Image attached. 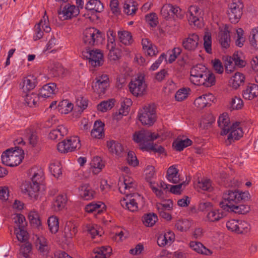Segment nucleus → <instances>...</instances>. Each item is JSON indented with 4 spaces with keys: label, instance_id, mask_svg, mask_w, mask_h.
<instances>
[{
    "label": "nucleus",
    "instance_id": "35",
    "mask_svg": "<svg viewBox=\"0 0 258 258\" xmlns=\"http://www.w3.org/2000/svg\"><path fill=\"white\" fill-rule=\"evenodd\" d=\"M112 249L110 246H101L94 249V258H107L110 255Z\"/></svg>",
    "mask_w": 258,
    "mask_h": 258
},
{
    "label": "nucleus",
    "instance_id": "31",
    "mask_svg": "<svg viewBox=\"0 0 258 258\" xmlns=\"http://www.w3.org/2000/svg\"><path fill=\"white\" fill-rule=\"evenodd\" d=\"M189 246L195 251L199 253L206 255H210L212 253V251L211 250L207 248L202 243L200 242L191 241L189 243Z\"/></svg>",
    "mask_w": 258,
    "mask_h": 258
},
{
    "label": "nucleus",
    "instance_id": "54",
    "mask_svg": "<svg viewBox=\"0 0 258 258\" xmlns=\"http://www.w3.org/2000/svg\"><path fill=\"white\" fill-rule=\"evenodd\" d=\"M26 132L29 144L34 147L37 144L38 140L36 132L30 130H26Z\"/></svg>",
    "mask_w": 258,
    "mask_h": 258
},
{
    "label": "nucleus",
    "instance_id": "40",
    "mask_svg": "<svg viewBox=\"0 0 258 258\" xmlns=\"http://www.w3.org/2000/svg\"><path fill=\"white\" fill-rule=\"evenodd\" d=\"M248 40L250 46L258 50V27L251 29L248 36Z\"/></svg>",
    "mask_w": 258,
    "mask_h": 258
},
{
    "label": "nucleus",
    "instance_id": "44",
    "mask_svg": "<svg viewBox=\"0 0 258 258\" xmlns=\"http://www.w3.org/2000/svg\"><path fill=\"white\" fill-rule=\"evenodd\" d=\"M191 226L190 222L187 219H179L175 224V228L181 232H185Z\"/></svg>",
    "mask_w": 258,
    "mask_h": 258
},
{
    "label": "nucleus",
    "instance_id": "3",
    "mask_svg": "<svg viewBox=\"0 0 258 258\" xmlns=\"http://www.w3.org/2000/svg\"><path fill=\"white\" fill-rule=\"evenodd\" d=\"M15 150L10 148L4 151L2 156V163L8 166L14 167L19 165L22 161L23 157L21 155L22 150L16 147Z\"/></svg>",
    "mask_w": 258,
    "mask_h": 258
},
{
    "label": "nucleus",
    "instance_id": "45",
    "mask_svg": "<svg viewBox=\"0 0 258 258\" xmlns=\"http://www.w3.org/2000/svg\"><path fill=\"white\" fill-rule=\"evenodd\" d=\"M39 98V96L36 93L27 94L26 95L25 101L28 106L33 107L37 105Z\"/></svg>",
    "mask_w": 258,
    "mask_h": 258
},
{
    "label": "nucleus",
    "instance_id": "10",
    "mask_svg": "<svg viewBox=\"0 0 258 258\" xmlns=\"http://www.w3.org/2000/svg\"><path fill=\"white\" fill-rule=\"evenodd\" d=\"M151 132L148 131L141 130L136 132L133 135L134 141L139 144L140 148L143 151H146V147L151 144L149 143Z\"/></svg>",
    "mask_w": 258,
    "mask_h": 258
},
{
    "label": "nucleus",
    "instance_id": "48",
    "mask_svg": "<svg viewBox=\"0 0 258 258\" xmlns=\"http://www.w3.org/2000/svg\"><path fill=\"white\" fill-rule=\"evenodd\" d=\"M48 225L50 231L52 233H56L59 228L58 219L56 217H50L47 220Z\"/></svg>",
    "mask_w": 258,
    "mask_h": 258
},
{
    "label": "nucleus",
    "instance_id": "37",
    "mask_svg": "<svg viewBox=\"0 0 258 258\" xmlns=\"http://www.w3.org/2000/svg\"><path fill=\"white\" fill-rule=\"evenodd\" d=\"M103 126L104 124L101 121H96L91 133V136L94 138H101L103 135Z\"/></svg>",
    "mask_w": 258,
    "mask_h": 258
},
{
    "label": "nucleus",
    "instance_id": "60",
    "mask_svg": "<svg viewBox=\"0 0 258 258\" xmlns=\"http://www.w3.org/2000/svg\"><path fill=\"white\" fill-rule=\"evenodd\" d=\"M57 147L58 151L62 153L72 152L70 143H69L67 140H64L59 143L57 144Z\"/></svg>",
    "mask_w": 258,
    "mask_h": 258
},
{
    "label": "nucleus",
    "instance_id": "11",
    "mask_svg": "<svg viewBox=\"0 0 258 258\" xmlns=\"http://www.w3.org/2000/svg\"><path fill=\"white\" fill-rule=\"evenodd\" d=\"M57 13L60 20H65L77 16L80 11L74 5L67 4L63 8L61 7L57 11Z\"/></svg>",
    "mask_w": 258,
    "mask_h": 258
},
{
    "label": "nucleus",
    "instance_id": "58",
    "mask_svg": "<svg viewBox=\"0 0 258 258\" xmlns=\"http://www.w3.org/2000/svg\"><path fill=\"white\" fill-rule=\"evenodd\" d=\"M14 220L16 224L15 227H17L18 229L25 228L26 223L25 222V218L23 215L20 214H16L14 217Z\"/></svg>",
    "mask_w": 258,
    "mask_h": 258
},
{
    "label": "nucleus",
    "instance_id": "6",
    "mask_svg": "<svg viewBox=\"0 0 258 258\" xmlns=\"http://www.w3.org/2000/svg\"><path fill=\"white\" fill-rule=\"evenodd\" d=\"M241 201H242V192L227 190L224 193L222 200L220 202L219 205L222 209H225L229 205L239 204Z\"/></svg>",
    "mask_w": 258,
    "mask_h": 258
},
{
    "label": "nucleus",
    "instance_id": "17",
    "mask_svg": "<svg viewBox=\"0 0 258 258\" xmlns=\"http://www.w3.org/2000/svg\"><path fill=\"white\" fill-rule=\"evenodd\" d=\"M202 11L196 6H191L189 8L188 21L195 26H200V21L202 18Z\"/></svg>",
    "mask_w": 258,
    "mask_h": 258
},
{
    "label": "nucleus",
    "instance_id": "21",
    "mask_svg": "<svg viewBox=\"0 0 258 258\" xmlns=\"http://www.w3.org/2000/svg\"><path fill=\"white\" fill-rule=\"evenodd\" d=\"M118 185L120 192L124 194H126V190L134 189L136 186L133 179L128 176L123 177L122 180L120 178Z\"/></svg>",
    "mask_w": 258,
    "mask_h": 258
},
{
    "label": "nucleus",
    "instance_id": "62",
    "mask_svg": "<svg viewBox=\"0 0 258 258\" xmlns=\"http://www.w3.org/2000/svg\"><path fill=\"white\" fill-rule=\"evenodd\" d=\"M76 105L80 108L79 111L81 110V111H83L87 107L88 100L83 96H80L76 100Z\"/></svg>",
    "mask_w": 258,
    "mask_h": 258
},
{
    "label": "nucleus",
    "instance_id": "55",
    "mask_svg": "<svg viewBox=\"0 0 258 258\" xmlns=\"http://www.w3.org/2000/svg\"><path fill=\"white\" fill-rule=\"evenodd\" d=\"M15 232L18 240L20 242H25L27 239V232L25 228H17L15 227Z\"/></svg>",
    "mask_w": 258,
    "mask_h": 258
},
{
    "label": "nucleus",
    "instance_id": "19",
    "mask_svg": "<svg viewBox=\"0 0 258 258\" xmlns=\"http://www.w3.org/2000/svg\"><path fill=\"white\" fill-rule=\"evenodd\" d=\"M218 39L222 48L227 49L229 47L230 36L227 27H224L219 32L218 35Z\"/></svg>",
    "mask_w": 258,
    "mask_h": 258
},
{
    "label": "nucleus",
    "instance_id": "15",
    "mask_svg": "<svg viewBox=\"0 0 258 258\" xmlns=\"http://www.w3.org/2000/svg\"><path fill=\"white\" fill-rule=\"evenodd\" d=\"M199 37L195 34H190L188 37L182 41V45L184 48L189 51L195 50L199 45Z\"/></svg>",
    "mask_w": 258,
    "mask_h": 258
},
{
    "label": "nucleus",
    "instance_id": "56",
    "mask_svg": "<svg viewBox=\"0 0 258 258\" xmlns=\"http://www.w3.org/2000/svg\"><path fill=\"white\" fill-rule=\"evenodd\" d=\"M204 45L206 52L209 54L212 53V38L209 33L207 32L204 37Z\"/></svg>",
    "mask_w": 258,
    "mask_h": 258
},
{
    "label": "nucleus",
    "instance_id": "53",
    "mask_svg": "<svg viewBox=\"0 0 258 258\" xmlns=\"http://www.w3.org/2000/svg\"><path fill=\"white\" fill-rule=\"evenodd\" d=\"M239 220H231L227 222L226 227L228 230L236 233H241L239 227Z\"/></svg>",
    "mask_w": 258,
    "mask_h": 258
},
{
    "label": "nucleus",
    "instance_id": "63",
    "mask_svg": "<svg viewBox=\"0 0 258 258\" xmlns=\"http://www.w3.org/2000/svg\"><path fill=\"white\" fill-rule=\"evenodd\" d=\"M85 230L87 231L88 233L89 234L92 238H94L96 235L99 234V231L97 225H94L93 224H87L86 226Z\"/></svg>",
    "mask_w": 258,
    "mask_h": 258
},
{
    "label": "nucleus",
    "instance_id": "39",
    "mask_svg": "<svg viewBox=\"0 0 258 258\" xmlns=\"http://www.w3.org/2000/svg\"><path fill=\"white\" fill-rule=\"evenodd\" d=\"M46 12L44 13V15L39 22L35 25L36 36L34 37V40L40 39L43 37V32L41 29V26L43 28L44 25L46 24V21H48V16H46Z\"/></svg>",
    "mask_w": 258,
    "mask_h": 258
},
{
    "label": "nucleus",
    "instance_id": "20",
    "mask_svg": "<svg viewBox=\"0 0 258 258\" xmlns=\"http://www.w3.org/2000/svg\"><path fill=\"white\" fill-rule=\"evenodd\" d=\"M80 197L85 200H90L94 198L95 192L89 184H82L79 188Z\"/></svg>",
    "mask_w": 258,
    "mask_h": 258
},
{
    "label": "nucleus",
    "instance_id": "24",
    "mask_svg": "<svg viewBox=\"0 0 258 258\" xmlns=\"http://www.w3.org/2000/svg\"><path fill=\"white\" fill-rule=\"evenodd\" d=\"M35 245L38 251L43 254H47L49 249L46 239L42 236L37 237L35 241Z\"/></svg>",
    "mask_w": 258,
    "mask_h": 258
},
{
    "label": "nucleus",
    "instance_id": "28",
    "mask_svg": "<svg viewBox=\"0 0 258 258\" xmlns=\"http://www.w3.org/2000/svg\"><path fill=\"white\" fill-rule=\"evenodd\" d=\"M56 85L55 83H49L43 86L38 96L43 98L50 97L55 93Z\"/></svg>",
    "mask_w": 258,
    "mask_h": 258
},
{
    "label": "nucleus",
    "instance_id": "23",
    "mask_svg": "<svg viewBox=\"0 0 258 258\" xmlns=\"http://www.w3.org/2000/svg\"><path fill=\"white\" fill-rule=\"evenodd\" d=\"M240 122L236 121L233 123L230 127V133L228 136V140H239L242 136V128L240 127Z\"/></svg>",
    "mask_w": 258,
    "mask_h": 258
},
{
    "label": "nucleus",
    "instance_id": "16",
    "mask_svg": "<svg viewBox=\"0 0 258 258\" xmlns=\"http://www.w3.org/2000/svg\"><path fill=\"white\" fill-rule=\"evenodd\" d=\"M215 99L214 96L212 94L209 93L198 97L195 100L194 104L197 107L203 109L205 107L210 106Z\"/></svg>",
    "mask_w": 258,
    "mask_h": 258
},
{
    "label": "nucleus",
    "instance_id": "38",
    "mask_svg": "<svg viewBox=\"0 0 258 258\" xmlns=\"http://www.w3.org/2000/svg\"><path fill=\"white\" fill-rule=\"evenodd\" d=\"M68 133L67 128L64 126L58 125L56 129L50 132L49 134V138L51 140H56L59 137L66 135Z\"/></svg>",
    "mask_w": 258,
    "mask_h": 258
},
{
    "label": "nucleus",
    "instance_id": "46",
    "mask_svg": "<svg viewBox=\"0 0 258 258\" xmlns=\"http://www.w3.org/2000/svg\"><path fill=\"white\" fill-rule=\"evenodd\" d=\"M132 104V101L131 99L124 98L121 103V107L118 111L119 115H126Z\"/></svg>",
    "mask_w": 258,
    "mask_h": 258
},
{
    "label": "nucleus",
    "instance_id": "59",
    "mask_svg": "<svg viewBox=\"0 0 258 258\" xmlns=\"http://www.w3.org/2000/svg\"><path fill=\"white\" fill-rule=\"evenodd\" d=\"M229 83L233 88L235 89H237L242 83L241 74L240 73H235L233 78L230 79Z\"/></svg>",
    "mask_w": 258,
    "mask_h": 258
},
{
    "label": "nucleus",
    "instance_id": "41",
    "mask_svg": "<svg viewBox=\"0 0 258 258\" xmlns=\"http://www.w3.org/2000/svg\"><path fill=\"white\" fill-rule=\"evenodd\" d=\"M118 35L120 41L125 45H130L133 42L132 34L128 31H118Z\"/></svg>",
    "mask_w": 258,
    "mask_h": 258
},
{
    "label": "nucleus",
    "instance_id": "50",
    "mask_svg": "<svg viewBox=\"0 0 258 258\" xmlns=\"http://www.w3.org/2000/svg\"><path fill=\"white\" fill-rule=\"evenodd\" d=\"M28 219L30 224L33 226L39 228L41 223L38 214L35 211H31L28 215Z\"/></svg>",
    "mask_w": 258,
    "mask_h": 258
},
{
    "label": "nucleus",
    "instance_id": "52",
    "mask_svg": "<svg viewBox=\"0 0 258 258\" xmlns=\"http://www.w3.org/2000/svg\"><path fill=\"white\" fill-rule=\"evenodd\" d=\"M49 170L55 177H58L61 174V167L59 162H56L50 164Z\"/></svg>",
    "mask_w": 258,
    "mask_h": 258
},
{
    "label": "nucleus",
    "instance_id": "5",
    "mask_svg": "<svg viewBox=\"0 0 258 258\" xmlns=\"http://www.w3.org/2000/svg\"><path fill=\"white\" fill-rule=\"evenodd\" d=\"M130 92L136 97L144 95L147 90V85L144 76L141 75L132 80L128 85Z\"/></svg>",
    "mask_w": 258,
    "mask_h": 258
},
{
    "label": "nucleus",
    "instance_id": "13",
    "mask_svg": "<svg viewBox=\"0 0 258 258\" xmlns=\"http://www.w3.org/2000/svg\"><path fill=\"white\" fill-rule=\"evenodd\" d=\"M207 71V68L201 64L194 66L190 70V80L191 82L195 85H198Z\"/></svg>",
    "mask_w": 258,
    "mask_h": 258
},
{
    "label": "nucleus",
    "instance_id": "22",
    "mask_svg": "<svg viewBox=\"0 0 258 258\" xmlns=\"http://www.w3.org/2000/svg\"><path fill=\"white\" fill-rule=\"evenodd\" d=\"M258 95V85L249 84L246 89L243 91V98L249 100H252Z\"/></svg>",
    "mask_w": 258,
    "mask_h": 258
},
{
    "label": "nucleus",
    "instance_id": "2",
    "mask_svg": "<svg viewBox=\"0 0 258 258\" xmlns=\"http://www.w3.org/2000/svg\"><path fill=\"white\" fill-rule=\"evenodd\" d=\"M82 39L87 47L96 46L102 43L103 34L100 30L94 27H90L84 31Z\"/></svg>",
    "mask_w": 258,
    "mask_h": 258
},
{
    "label": "nucleus",
    "instance_id": "14",
    "mask_svg": "<svg viewBox=\"0 0 258 258\" xmlns=\"http://www.w3.org/2000/svg\"><path fill=\"white\" fill-rule=\"evenodd\" d=\"M96 81L93 82L92 84V88L94 92L98 94L104 93L105 91L108 86V78L107 76L104 75L96 78Z\"/></svg>",
    "mask_w": 258,
    "mask_h": 258
},
{
    "label": "nucleus",
    "instance_id": "30",
    "mask_svg": "<svg viewBox=\"0 0 258 258\" xmlns=\"http://www.w3.org/2000/svg\"><path fill=\"white\" fill-rule=\"evenodd\" d=\"M166 177L169 182L174 184L178 183L180 181L178 169L174 166H170L167 171Z\"/></svg>",
    "mask_w": 258,
    "mask_h": 258
},
{
    "label": "nucleus",
    "instance_id": "32",
    "mask_svg": "<svg viewBox=\"0 0 258 258\" xmlns=\"http://www.w3.org/2000/svg\"><path fill=\"white\" fill-rule=\"evenodd\" d=\"M225 67L234 64L236 66L241 65L242 60L238 51H235L232 56H227L224 58Z\"/></svg>",
    "mask_w": 258,
    "mask_h": 258
},
{
    "label": "nucleus",
    "instance_id": "33",
    "mask_svg": "<svg viewBox=\"0 0 258 258\" xmlns=\"http://www.w3.org/2000/svg\"><path fill=\"white\" fill-rule=\"evenodd\" d=\"M107 146L110 152L117 156H119L123 150L121 144L114 140L108 141Z\"/></svg>",
    "mask_w": 258,
    "mask_h": 258
},
{
    "label": "nucleus",
    "instance_id": "7",
    "mask_svg": "<svg viewBox=\"0 0 258 258\" xmlns=\"http://www.w3.org/2000/svg\"><path fill=\"white\" fill-rule=\"evenodd\" d=\"M242 3L240 0H233L229 5L228 15L232 23L236 24L239 22L242 16Z\"/></svg>",
    "mask_w": 258,
    "mask_h": 258
},
{
    "label": "nucleus",
    "instance_id": "61",
    "mask_svg": "<svg viewBox=\"0 0 258 258\" xmlns=\"http://www.w3.org/2000/svg\"><path fill=\"white\" fill-rule=\"evenodd\" d=\"M242 108V100L239 97H235L232 99L230 102V109L232 110H238Z\"/></svg>",
    "mask_w": 258,
    "mask_h": 258
},
{
    "label": "nucleus",
    "instance_id": "36",
    "mask_svg": "<svg viewBox=\"0 0 258 258\" xmlns=\"http://www.w3.org/2000/svg\"><path fill=\"white\" fill-rule=\"evenodd\" d=\"M103 6L99 0H89L85 6V9L89 11L101 12L103 10Z\"/></svg>",
    "mask_w": 258,
    "mask_h": 258
},
{
    "label": "nucleus",
    "instance_id": "64",
    "mask_svg": "<svg viewBox=\"0 0 258 258\" xmlns=\"http://www.w3.org/2000/svg\"><path fill=\"white\" fill-rule=\"evenodd\" d=\"M32 246L31 244L29 243H26L25 244H23L20 247V253L23 255L25 258L29 257V253L31 251Z\"/></svg>",
    "mask_w": 258,
    "mask_h": 258
},
{
    "label": "nucleus",
    "instance_id": "43",
    "mask_svg": "<svg viewBox=\"0 0 258 258\" xmlns=\"http://www.w3.org/2000/svg\"><path fill=\"white\" fill-rule=\"evenodd\" d=\"M191 144L192 141L187 138L184 140L177 139L173 143L172 146L177 151H181L184 148L191 145Z\"/></svg>",
    "mask_w": 258,
    "mask_h": 258
},
{
    "label": "nucleus",
    "instance_id": "34",
    "mask_svg": "<svg viewBox=\"0 0 258 258\" xmlns=\"http://www.w3.org/2000/svg\"><path fill=\"white\" fill-rule=\"evenodd\" d=\"M105 207V205L102 202H92L86 205L85 209L86 212L88 213L97 212L98 214H100L102 212L103 209H104Z\"/></svg>",
    "mask_w": 258,
    "mask_h": 258
},
{
    "label": "nucleus",
    "instance_id": "27",
    "mask_svg": "<svg viewBox=\"0 0 258 258\" xmlns=\"http://www.w3.org/2000/svg\"><path fill=\"white\" fill-rule=\"evenodd\" d=\"M215 83L216 79L214 74L207 71L198 85H203L206 87H210L214 86Z\"/></svg>",
    "mask_w": 258,
    "mask_h": 258
},
{
    "label": "nucleus",
    "instance_id": "4",
    "mask_svg": "<svg viewBox=\"0 0 258 258\" xmlns=\"http://www.w3.org/2000/svg\"><path fill=\"white\" fill-rule=\"evenodd\" d=\"M139 119L144 125L151 126L156 120V111L154 104L145 106L139 112Z\"/></svg>",
    "mask_w": 258,
    "mask_h": 258
},
{
    "label": "nucleus",
    "instance_id": "42",
    "mask_svg": "<svg viewBox=\"0 0 258 258\" xmlns=\"http://www.w3.org/2000/svg\"><path fill=\"white\" fill-rule=\"evenodd\" d=\"M74 105L67 100H63L59 103L58 110L62 114H67L73 109Z\"/></svg>",
    "mask_w": 258,
    "mask_h": 258
},
{
    "label": "nucleus",
    "instance_id": "57",
    "mask_svg": "<svg viewBox=\"0 0 258 258\" xmlns=\"http://www.w3.org/2000/svg\"><path fill=\"white\" fill-rule=\"evenodd\" d=\"M124 12L128 15H132L136 13L138 8H137L136 2H133L132 3V6L130 4L125 2L123 7Z\"/></svg>",
    "mask_w": 258,
    "mask_h": 258
},
{
    "label": "nucleus",
    "instance_id": "18",
    "mask_svg": "<svg viewBox=\"0 0 258 258\" xmlns=\"http://www.w3.org/2000/svg\"><path fill=\"white\" fill-rule=\"evenodd\" d=\"M218 126L221 129V135H227L230 132V121L227 113H223L219 117Z\"/></svg>",
    "mask_w": 258,
    "mask_h": 258
},
{
    "label": "nucleus",
    "instance_id": "1",
    "mask_svg": "<svg viewBox=\"0 0 258 258\" xmlns=\"http://www.w3.org/2000/svg\"><path fill=\"white\" fill-rule=\"evenodd\" d=\"M27 173L31 182H24L21 189L23 192L28 194L32 200H37L40 196L39 184L42 179L43 171L40 168L34 167L29 169Z\"/></svg>",
    "mask_w": 258,
    "mask_h": 258
},
{
    "label": "nucleus",
    "instance_id": "9",
    "mask_svg": "<svg viewBox=\"0 0 258 258\" xmlns=\"http://www.w3.org/2000/svg\"><path fill=\"white\" fill-rule=\"evenodd\" d=\"M184 13L179 7L169 4L164 5L161 10V15L166 19H169L170 17L173 18L176 17L177 18L182 19Z\"/></svg>",
    "mask_w": 258,
    "mask_h": 258
},
{
    "label": "nucleus",
    "instance_id": "29",
    "mask_svg": "<svg viewBox=\"0 0 258 258\" xmlns=\"http://www.w3.org/2000/svg\"><path fill=\"white\" fill-rule=\"evenodd\" d=\"M225 214L223 212H220L219 210L212 209L209 212H208L206 219L207 220L211 222H217L222 219Z\"/></svg>",
    "mask_w": 258,
    "mask_h": 258
},
{
    "label": "nucleus",
    "instance_id": "51",
    "mask_svg": "<svg viewBox=\"0 0 258 258\" xmlns=\"http://www.w3.org/2000/svg\"><path fill=\"white\" fill-rule=\"evenodd\" d=\"M91 165L93 168V172L95 174L99 172L104 166L101 159L99 157H94L91 163Z\"/></svg>",
    "mask_w": 258,
    "mask_h": 258
},
{
    "label": "nucleus",
    "instance_id": "47",
    "mask_svg": "<svg viewBox=\"0 0 258 258\" xmlns=\"http://www.w3.org/2000/svg\"><path fill=\"white\" fill-rule=\"evenodd\" d=\"M157 220V216L154 213H149L145 215L142 218L143 223L148 227L153 226Z\"/></svg>",
    "mask_w": 258,
    "mask_h": 258
},
{
    "label": "nucleus",
    "instance_id": "26",
    "mask_svg": "<svg viewBox=\"0 0 258 258\" xmlns=\"http://www.w3.org/2000/svg\"><path fill=\"white\" fill-rule=\"evenodd\" d=\"M68 199L66 195L61 194L58 195L54 199L53 202V208L54 210L59 211L63 209L67 204Z\"/></svg>",
    "mask_w": 258,
    "mask_h": 258
},
{
    "label": "nucleus",
    "instance_id": "49",
    "mask_svg": "<svg viewBox=\"0 0 258 258\" xmlns=\"http://www.w3.org/2000/svg\"><path fill=\"white\" fill-rule=\"evenodd\" d=\"M114 105V101L113 99H109L107 101H103L97 105V108L98 110L101 112H106L111 109Z\"/></svg>",
    "mask_w": 258,
    "mask_h": 258
},
{
    "label": "nucleus",
    "instance_id": "25",
    "mask_svg": "<svg viewBox=\"0 0 258 258\" xmlns=\"http://www.w3.org/2000/svg\"><path fill=\"white\" fill-rule=\"evenodd\" d=\"M36 78L34 76L30 75L23 80L22 89L24 92H27L33 90L36 86Z\"/></svg>",
    "mask_w": 258,
    "mask_h": 258
},
{
    "label": "nucleus",
    "instance_id": "8",
    "mask_svg": "<svg viewBox=\"0 0 258 258\" xmlns=\"http://www.w3.org/2000/svg\"><path fill=\"white\" fill-rule=\"evenodd\" d=\"M83 55L88 59L89 63L94 67L101 66L103 63V55L100 49H87Z\"/></svg>",
    "mask_w": 258,
    "mask_h": 258
},
{
    "label": "nucleus",
    "instance_id": "12",
    "mask_svg": "<svg viewBox=\"0 0 258 258\" xmlns=\"http://www.w3.org/2000/svg\"><path fill=\"white\" fill-rule=\"evenodd\" d=\"M140 198V196L138 194L129 195L126 193V198L120 200V204L123 208L131 212L136 211L138 208L137 201Z\"/></svg>",
    "mask_w": 258,
    "mask_h": 258
}]
</instances>
